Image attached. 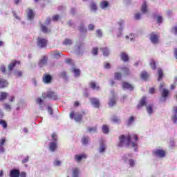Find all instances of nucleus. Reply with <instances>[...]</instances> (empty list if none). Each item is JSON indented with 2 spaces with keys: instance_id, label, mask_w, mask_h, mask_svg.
I'll use <instances>...</instances> for the list:
<instances>
[{
  "instance_id": "nucleus-57",
  "label": "nucleus",
  "mask_w": 177,
  "mask_h": 177,
  "mask_svg": "<svg viewBox=\"0 0 177 177\" xmlns=\"http://www.w3.org/2000/svg\"><path fill=\"white\" fill-rule=\"evenodd\" d=\"M104 68H106L107 70H109V68H111V65H110L109 63L105 62L104 64Z\"/></svg>"
},
{
  "instance_id": "nucleus-18",
  "label": "nucleus",
  "mask_w": 177,
  "mask_h": 177,
  "mask_svg": "<svg viewBox=\"0 0 177 177\" xmlns=\"http://www.w3.org/2000/svg\"><path fill=\"white\" fill-rule=\"evenodd\" d=\"M100 51L102 52L103 56H105L106 57L110 55V50L107 47L101 48Z\"/></svg>"
},
{
  "instance_id": "nucleus-43",
  "label": "nucleus",
  "mask_w": 177,
  "mask_h": 177,
  "mask_svg": "<svg viewBox=\"0 0 177 177\" xmlns=\"http://www.w3.org/2000/svg\"><path fill=\"white\" fill-rule=\"evenodd\" d=\"M41 31L45 33L50 32V29H48L45 26L41 25Z\"/></svg>"
},
{
  "instance_id": "nucleus-20",
  "label": "nucleus",
  "mask_w": 177,
  "mask_h": 177,
  "mask_svg": "<svg viewBox=\"0 0 177 177\" xmlns=\"http://www.w3.org/2000/svg\"><path fill=\"white\" fill-rule=\"evenodd\" d=\"M120 57L124 63H127V62H129V56H128V54L127 53H120Z\"/></svg>"
},
{
  "instance_id": "nucleus-3",
  "label": "nucleus",
  "mask_w": 177,
  "mask_h": 177,
  "mask_svg": "<svg viewBox=\"0 0 177 177\" xmlns=\"http://www.w3.org/2000/svg\"><path fill=\"white\" fill-rule=\"evenodd\" d=\"M75 49L76 52H78L79 53H84L85 50H86V47L85 46V43L78 41L75 44Z\"/></svg>"
},
{
  "instance_id": "nucleus-48",
  "label": "nucleus",
  "mask_w": 177,
  "mask_h": 177,
  "mask_svg": "<svg viewBox=\"0 0 177 177\" xmlns=\"http://www.w3.org/2000/svg\"><path fill=\"white\" fill-rule=\"evenodd\" d=\"M142 18V14L140 12H138L135 14L134 19L135 20H140Z\"/></svg>"
},
{
  "instance_id": "nucleus-36",
  "label": "nucleus",
  "mask_w": 177,
  "mask_h": 177,
  "mask_svg": "<svg viewBox=\"0 0 177 177\" xmlns=\"http://www.w3.org/2000/svg\"><path fill=\"white\" fill-rule=\"evenodd\" d=\"M51 56H53L54 59H59L60 57V53H59V51H53L51 53Z\"/></svg>"
},
{
  "instance_id": "nucleus-53",
  "label": "nucleus",
  "mask_w": 177,
  "mask_h": 177,
  "mask_svg": "<svg viewBox=\"0 0 177 177\" xmlns=\"http://www.w3.org/2000/svg\"><path fill=\"white\" fill-rule=\"evenodd\" d=\"M120 70H122V71H123L124 74H129V68H120Z\"/></svg>"
},
{
  "instance_id": "nucleus-39",
  "label": "nucleus",
  "mask_w": 177,
  "mask_h": 177,
  "mask_svg": "<svg viewBox=\"0 0 177 177\" xmlns=\"http://www.w3.org/2000/svg\"><path fill=\"white\" fill-rule=\"evenodd\" d=\"M87 131L90 133H95V132H96L97 131V129L96 128V127H88Z\"/></svg>"
},
{
  "instance_id": "nucleus-62",
  "label": "nucleus",
  "mask_w": 177,
  "mask_h": 177,
  "mask_svg": "<svg viewBox=\"0 0 177 177\" xmlns=\"http://www.w3.org/2000/svg\"><path fill=\"white\" fill-rule=\"evenodd\" d=\"M71 15H75L77 13V10L75 8H71L70 11Z\"/></svg>"
},
{
  "instance_id": "nucleus-64",
  "label": "nucleus",
  "mask_w": 177,
  "mask_h": 177,
  "mask_svg": "<svg viewBox=\"0 0 177 177\" xmlns=\"http://www.w3.org/2000/svg\"><path fill=\"white\" fill-rule=\"evenodd\" d=\"M4 109H6V110H10L11 109L10 105L8 104H4Z\"/></svg>"
},
{
  "instance_id": "nucleus-29",
  "label": "nucleus",
  "mask_w": 177,
  "mask_h": 177,
  "mask_svg": "<svg viewBox=\"0 0 177 177\" xmlns=\"http://www.w3.org/2000/svg\"><path fill=\"white\" fill-rule=\"evenodd\" d=\"M149 73H147V72L146 71H142L141 73V78L142 80H143L144 81H147V80L149 79Z\"/></svg>"
},
{
  "instance_id": "nucleus-45",
  "label": "nucleus",
  "mask_w": 177,
  "mask_h": 177,
  "mask_svg": "<svg viewBox=\"0 0 177 177\" xmlns=\"http://www.w3.org/2000/svg\"><path fill=\"white\" fill-rule=\"evenodd\" d=\"M122 77V75L121 74V73L119 72H116L115 73V80H121V77Z\"/></svg>"
},
{
  "instance_id": "nucleus-7",
  "label": "nucleus",
  "mask_w": 177,
  "mask_h": 177,
  "mask_svg": "<svg viewBox=\"0 0 177 177\" xmlns=\"http://www.w3.org/2000/svg\"><path fill=\"white\" fill-rule=\"evenodd\" d=\"M48 60H49V58L48 57V56L44 55L39 59L38 66H39V67H44L45 66H46V64H48Z\"/></svg>"
},
{
  "instance_id": "nucleus-12",
  "label": "nucleus",
  "mask_w": 177,
  "mask_h": 177,
  "mask_svg": "<svg viewBox=\"0 0 177 177\" xmlns=\"http://www.w3.org/2000/svg\"><path fill=\"white\" fill-rule=\"evenodd\" d=\"M171 121L174 124L177 123V106H174L171 114Z\"/></svg>"
},
{
  "instance_id": "nucleus-59",
  "label": "nucleus",
  "mask_w": 177,
  "mask_h": 177,
  "mask_svg": "<svg viewBox=\"0 0 177 177\" xmlns=\"http://www.w3.org/2000/svg\"><path fill=\"white\" fill-rule=\"evenodd\" d=\"M6 139L1 138L0 140V146H3L5 145V143H6Z\"/></svg>"
},
{
  "instance_id": "nucleus-40",
  "label": "nucleus",
  "mask_w": 177,
  "mask_h": 177,
  "mask_svg": "<svg viewBox=\"0 0 177 177\" xmlns=\"http://www.w3.org/2000/svg\"><path fill=\"white\" fill-rule=\"evenodd\" d=\"M133 121H135V117L131 116V117L129 118V120L127 121V125H128V127H129V125H132V124H133Z\"/></svg>"
},
{
  "instance_id": "nucleus-51",
  "label": "nucleus",
  "mask_w": 177,
  "mask_h": 177,
  "mask_svg": "<svg viewBox=\"0 0 177 177\" xmlns=\"http://www.w3.org/2000/svg\"><path fill=\"white\" fill-rule=\"evenodd\" d=\"M124 23H125V21H124V20H120L118 22V24L120 26L119 28V31H122V26H124Z\"/></svg>"
},
{
  "instance_id": "nucleus-6",
  "label": "nucleus",
  "mask_w": 177,
  "mask_h": 177,
  "mask_svg": "<svg viewBox=\"0 0 177 177\" xmlns=\"http://www.w3.org/2000/svg\"><path fill=\"white\" fill-rule=\"evenodd\" d=\"M42 97L45 99V97H48V99H52L53 100H57V95H56V93L53 91H48L46 93L42 94Z\"/></svg>"
},
{
  "instance_id": "nucleus-61",
  "label": "nucleus",
  "mask_w": 177,
  "mask_h": 177,
  "mask_svg": "<svg viewBox=\"0 0 177 177\" xmlns=\"http://www.w3.org/2000/svg\"><path fill=\"white\" fill-rule=\"evenodd\" d=\"M157 21L158 24L162 23V17L158 16L157 17Z\"/></svg>"
},
{
  "instance_id": "nucleus-42",
  "label": "nucleus",
  "mask_w": 177,
  "mask_h": 177,
  "mask_svg": "<svg viewBox=\"0 0 177 177\" xmlns=\"http://www.w3.org/2000/svg\"><path fill=\"white\" fill-rule=\"evenodd\" d=\"M64 45H72L73 44V40L70 39H66L64 42Z\"/></svg>"
},
{
  "instance_id": "nucleus-21",
  "label": "nucleus",
  "mask_w": 177,
  "mask_h": 177,
  "mask_svg": "<svg viewBox=\"0 0 177 177\" xmlns=\"http://www.w3.org/2000/svg\"><path fill=\"white\" fill-rule=\"evenodd\" d=\"M36 103L39 105V107H40L41 110H44V107H45V103H44V100H42V99L40 97L37 98L36 100Z\"/></svg>"
},
{
  "instance_id": "nucleus-15",
  "label": "nucleus",
  "mask_w": 177,
  "mask_h": 177,
  "mask_svg": "<svg viewBox=\"0 0 177 177\" xmlns=\"http://www.w3.org/2000/svg\"><path fill=\"white\" fill-rule=\"evenodd\" d=\"M20 176V170L19 169H12L10 171V177H19Z\"/></svg>"
},
{
  "instance_id": "nucleus-28",
  "label": "nucleus",
  "mask_w": 177,
  "mask_h": 177,
  "mask_svg": "<svg viewBox=\"0 0 177 177\" xmlns=\"http://www.w3.org/2000/svg\"><path fill=\"white\" fill-rule=\"evenodd\" d=\"M89 142V138L86 136H84L82 138V145H84V146H86V145H88V143Z\"/></svg>"
},
{
  "instance_id": "nucleus-34",
  "label": "nucleus",
  "mask_w": 177,
  "mask_h": 177,
  "mask_svg": "<svg viewBox=\"0 0 177 177\" xmlns=\"http://www.w3.org/2000/svg\"><path fill=\"white\" fill-rule=\"evenodd\" d=\"M158 81H161V80H162V77H164V74L162 73V69L158 68Z\"/></svg>"
},
{
  "instance_id": "nucleus-38",
  "label": "nucleus",
  "mask_w": 177,
  "mask_h": 177,
  "mask_svg": "<svg viewBox=\"0 0 177 177\" xmlns=\"http://www.w3.org/2000/svg\"><path fill=\"white\" fill-rule=\"evenodd\" d=\"M59 77H60V78H63L64 80H67V73L63 71L59 73Z\"/></svg>"
},
{
  "instance_id": "nucleus-19",
  "label": "nucleus",
  "mask_w": 177,
  "mask_h": 177,
  "mask_svg": "<svg viewBox=\"0 0 177 177\" xmlns=\"http://www.w3.org/2000/svg\"><path fill=\"white\" fill-rule=\"evenodd\" d=\"M50 151H56V149H57V143L55 142H50L49 144Z\"/></svg>"
},
{
  "instance_id": "nucleus-2",
  "label": "nucleus",
  "mask_w": 177,
  "mask_h": 177,
  "mask_svg": "<svg viewBox=\"0 0 177 177\" xmlns=\"http://www.w3.org/2000/svg\"><path fill=\"white\" fill-rule=\"evenodd\" d=\"M159 91L161 92V96L160 102H165L167 100V97L169 96V91L167 88H165V84L160 83L159 86Z\"/></svg>"
},
{
  "instance_id": "nucleus-13",
  "label": "nucleus",
  "mask_w": 177,
  "mask_h": 177,
  "mask_svg": "<svg viewBox=\"0 0 177 177\" xmlns=\"http://www.w3.org/2000/svg\"><path fill=\"white\" fill-rule=\"evenodd\" d=\"M106 149H107V145L104 141H101L100 142V147L98 149V151L100 154L106 152Z\"/></svg>"
},
{
  "instance_id": "nucleus-56",
  "label": "nucleus",
  "mask_w": 177,
  "mask_h": 177,
  "mask_svg": "<svg viewBox=\"0 0 177 177\" xmlns=\"http://www.w3.org/2000/svg\"><path fill=\"white\" fill-rule=\"evenodd\" d=\"M51 138L53 139V140H54V142H57V135L56 133H53L51 136Z\"/></svg>"
},
{
  "instance_id": "nucleus-32",
  "label": "nucleus",
  "mask_w": 177,
  "mask_h": 177,
  "mask_svg": "<svg viewBox=\"0 0 177 177\" xmlns=\"http://www.w3.org/2000/svg\"><path fill=\"white\" fill-rule=\"evenodd\" d=\"M141 12H142V13H147V12H149V10L147 9V3H146V2L142 3Z\"/></svg>"
},
{
  "instance_id": "nucleus-25",
  "label": "nucleus",
  "mask_w": 177,
  "mask_h": 177,
  "mask_svg": "<svg viewBox=\"0 0 177 177\" xmlns=\"http://www.w3.org/2000/svg\"><path fill=\"white\" fill-rule=\"evenodd\" d=\"M153 107H154V105L150 104L147 106V111L149 114V115H151L153 113H154V111L153 110Z\"/></svg>"
},
{
  "instance_id": "nucleus-11",
  "label": "nucleus",
  "mask_w": 177,
  "mask_h": 177,
  "mask_svg": "<svg viewBox=\"0 0 177 177\" xmlns=\"http://www.w3.org/2000/svg\"><path fill=\"white\" fill-rule=\"evenodd\" d=\"M90 102L91 104L95 107V109H99L100 106V102L99 101V99L95 98V97H91Z\"/></svg>"
},
{
  "instance_id": "nucleus-37",
  "label": "nucleus",
  "mask_w": 177,
  "mask_h": 177,
  "mask_svg": "<svg viewBox=\"0 0 177 177\" xmlns=\"http://www.w3.org/2000/svg\"><path fill=\"white\" fill-rule=\"evenodd\" d=\"M111 121L115 122V124H120L121 122V119L119 117L113 116L111 118Z\"/></svg>"
},
{
  "instance_id": "nucleus-23",
  "label": "nucleus",
  "mask_w": 177,
  "mask_h": 177,
  "mask_svg": "<svg viewBox=\"0 0 177 177\" xmlns=\"http://www.w3.org/2000/svg\"><path fill=\"white\" fill-rule=\"evenodd\" d=\"M20 66V62L19 61H12L11 64H9L8 66V70L11 71V70H13L14 67H16V66Z\"/></svg>"
},
{
  "instance_id": "nucleus-31",
  "label": "nucleus",
  "mask_w": 177,
  "mask_h": 177,
  "mask_svg": "<svg viewBox=\"0 0 177 177\" xmlns=\"http://www.w3.org/2000/svg\"><path fill=\"white\" fill-rule=\"evenodd\" d=\"M90 9L91 10H92L93 12H96V10H97V6L96 5V3L92 1L90 3Z\"/></svg>"
},
{
  "instance_id": "nucleus-63",
  "label": "nucleus",
  "mask_w": 177,
  "mask_h": 177,
  "mask_svg": "<svg viewBox=\"0 0 177 177\" xmlns=\"http://www.w3.org/2000/svg\"><path fill=\"white\" fill-rule=\"evenodd\" d=\"M171 32H173V34H175L176 35H177V26H175L172 28Z\"/></svg>"
},
{
  "instance_id": "nucleus-54",
  "label": "nucleus",
  "mask_w": 177,
  "mask_h": 177,
  "mask_svg": "<svg viewBox=\"0 0 177 177\" xmlns=\"http://www.w3.org/2000/svg\"><path fill=\"white\" fill-rule=\"evenodd\" d=\"M96 34L99 38H102V36L103 35V33L102 32V30L100 29L96 30Z\"/></svg>"
},
{
  "instance_id": "nucleus-8",
  "label": "nucleus",
  "mask_w": 177,
  "mask_h": 177,
  "mask_svg": "<svg viewBox=\"0 0 177 177\" xmlns=\"http://www.w3.org/2000/svg\"><path fill=\"white\" fill-rule=\"evenodd\" d=\"M74 115H75V121H76V122H80V121H81L82 120V115L80 114V113H74V111H72L70 113L69 117L70 118L73 119L74 118Z\"/></svg>"
},
{
  "instance_id": "nucleus-14",
  "label": "nucleus",
  "mask_w": 177,
  "mask_h": 177,
  "mask_svg": "<svg viewBox=\"0 0 177 177\" xmlns=\"http://www.w3.org/2000/svg\"><path fill=\"white\" fill-rule=\"evenodd\" d=\"M154 154L156 156V157H159L160 158H163V157H165V151L161 149H156L154 151Z\"/></svg>"
},
{
  "instance_id": "nucleus-55",
  "label": "nucleus",
  "mask_w": 177,
  "mask_h": 177,
  "mask_svg": "<svg viewBox=\"0 0 177 177\" xmlns=\"http://www.w3.org/2000/svg\"><path fill=\"white\" fill-rule=\"evenodd\" d=\"M61 165H62V161L57 160L54 161V165L55 167H60Z\"/></svg>"
},
{
  "instance_id": "nucleus-47",
  "label": "nucleus",
  "mask_w": 177,
  "mask_h": 177,
  "mask_svg": "<svg viewBox=\"0 0 177 177\" xmlns=\"http://www.w3.org/2000/svg\"><path fill=\"white\" fill-rule=\"evenodd\" d=\"M6 97H8V93H1L0 100H4V99H6Z\"/></svg>"
},
{
  "instance_id": "nucleus-17",
  "label": "nucleus",
  "mask_w": 177,
  "mask_h": 177,
  "mask_svg": "<svg viewBox=\"0 0 177 177\" xmlns=\"http://www.w3.org/2000/svg\"><path fill=\"white\" fill-rule=\"evenodd\" d=\"M26 15H27V17H28V20H32V19H34V11H32V10L31 9H28L26 10Z\"/></svg>"
},
{
  "instance_id": "nucleus-24",
  "label": "nucleus",
  "mask_w": 177,
  "mask_h": 177,
  "mask_svg": "<svg viewBox=\"0 0 177 177\" xmlns=\"http://www.w3.org/2000/svg\"><path fill=\"white\" fill-rule=\"evenodd\" d=\"M109 5H110V3H109V1H102L100 3V6L101 9H104V10L107 9V8H109Z\"/></svg>"
},
{
  "instance_id": "nucleus-41",
  "label": "nucleus",
  "mask_w": 177,
  "mask_h": 177,
  "mask_svg": "<svg viewBox=\"0 0 177 177\" xmlns=\"http://www.w3.org/2000/svg\"><path fill=\"white\" fill-rule=\"evenodd\" d=\"M149 64L152 70H156V61H154V59H151Z\"/></svg>"
},
{
  "instance_id": "nucleus-35",
  "label": "nucleus",
  "mask_w": 177,
  "mask_h": 177,
  "mask_svg": "<svg viewBox=\"0 0 177 177\" xmlns=\"http://www.w3.org/2000/svg\"><path fill=\"white\" fill-rule=\"evenodd\" d=\"M90 86L92 88V89L95 90V91H100V87L97 85H96V83L95 82H91L90 83Z\"/></svg>"
},
{
  "instance_id": "nucleus-60",
  "label": "nucleus",
  "mask_w": 177,
  "mask_h": 177,
  "mask_svg": "<svg viewBox=\"0 0 177 177\" xmlns=\"http://www.w3.org/2000/svg\"><path fill=\"white\" fill-rule=\"evenodd\" d=\"M48 113L50 114V115H53V109L50 106H48Z\"/></svg>"
},
{
  "instance_id": "nucleus-52",
  "label": "nucleus",
  "mask_w": 177,
  "mask_h": 177,
  "mask_svg": "<svg viewBox=\"0 0 177 177\" xmlns=\"http://www.w3.org/2000/svg\"><path fill=\"white\" fill-rule=\"evenodd\" d=\"M0 125H2L3 128H7L8 124L5 122V120H0Z\"/></svg>"
},
{
  "instance_id": "nucleus-9",
  "label": "nucleus",
  "mask_w": 177,
  "mask_h": 177,
  "mask_svg": "<svg viewBox=\"0 0 177 177\" xmlns=\"http://www.w3.org/2000/svg\"><path fill=\"white\" fill-rule=\"evenodd\" d=\"M111 94L112 97L109 100V105L110 107H113V106H115V103H117V97L114 95V91H111Z\"/></svg>"
},
{
  "instance_id": "nucleus-1",
  "label": "nucleus",
  "mask_w": 177,
  "mask_h": 177,
  "mask_svg": "<svg viewBox=\"0 0 177 177\" xmlns=\"http://www.w3.org/2000/svg\"><path fill=\"white\" fill-rule=\"evenodd\" d=\"M135 142H138L139 138L136 134L133 136L129 135L125 136V135H122L119 136V142L118 144V147H133L134 151H136V148L138 147V144Z\"/></svg>"
},
{
  "instance_id": "nucleus-33",
  "label": "nucleus",
  "mask_w": 177,
  "mask_h": 177,
  "mask_svg": "<svg viewBox=\"0 0 177 177\" xmlns=\"http://www.w3.org/2000/svg\"><path fill=\"white\" fill-rule=\"evenodd\" d=\"M8 86V82L3 79H0V88H5Z\"/></svg>"
},
{
  "instance_id": "nucleus-30",
  "label": "nucleus",
  "mask_w": 177,
  "mask_h": 177,
  "mask_svg": "<svg viewBox=\"0 0 177 177\" xmlns=\"http://www.w3.org/2000/svg\"><path fill=\"white\" fill-rule=\"evenodd\" d=\"M146 104V97H143L139 104L138 105V109H142V107H143V106H145Z\"/></svg>"
},
{
  "instance_id": "nucleus-27",
  "label": "nucleus",
  "mask_w": 177,
  "mask_h": 177,
  "mask_svg": "<svg viewBox=\"0 0 177 177\" xmlns=\"http://www.w3.org/2000/svg\"><path fill=\"white\" fill-rule=\"evenodd\" d=\"M72 73H73L75 77H80V74L81 73V71H80V69L75 68V67H73L71 69Z\"/></svg>"
},
{
  "instance_id": "nucleus-16",
  "label": "nucleus",
  "mask_w": 177,
  "mask_h": 177,
  "mask_svg": "<svg viewBox=\"0 0 177 177\" xmlns=\"http://www.w3.org/2000/svg\"><path fill=\"white\" fill-rule=\"evenodd\" d=\"M122 86L123 89H128V91H132L133 89V86H132V84L125 82L122 84Z\"/></svg>"
},
{
  "instance_id": "nucleus-58",
  "label": "nucleus",
  "mask_w": 177,
  "mask_h": 177,
  "mask_svg": "<svg viewBox=\"0 0 177 177\" xmlns=\"http://www.w3.org/2000/svg\"><path fill=\"white\" fill-rule=\"evenodd\" d=\"M88 30H90V31H93L95 30V25L89 24L88 26Z\"/></svg>"
},
{
  "instance_id": "nucleus-50",
  "label": "nucleus",
  "mask_w": 177,
  "mask_h": 177,
  "mask_svg": "<svg viewBox=\"0 0 177 177\" xmlns=\"http://www.w3.org/2000/svg\"><path fill=\"white\" fill-rule=\"evenodd\" d=\"M79 30L80 32H86V28H85L83 24L80 26Z\"/></svg>"
},
{
  "instance_id": "nucleus-44",
  "label": "nucleus",
  "mask_w": 177,
  "mask_h": 177,
  "mask_svg": "<svg viewBox=\"0 0 177 177\" xmlns=\"http://www.w3.org/2000/svg\"><path fill=\"white\" fill-rule=\"evenodd\" d=\"M91 53L92 55H93V56H97V53H99V48H93L91 51Z\"/></svg>"
},
{
  "instance_id": "nucleus-22",
  "label": "nucleus",
  "mask_w": 177,
  "mask_h": 177,
  "mask_svg": "<svg viewBox=\"0 0 177 177\" xmlns=\"http://www.w3.org/2000/svg\"><path fill=\"white\" fill-rule=\"evenodd\" d=\"M52 81V76L50 75H45L43 77V82L44 84H50Z\"/></svg>"
},
{
  "instance_id": "nucleus-49",
  "label": "nucleus",
  "mask_w": 177,
  "mask_h": 177,
  "mask_svg": "<svg viewBox=\"0 0 177 177\" xmlns=\"http://www.w3.org/2000/svg\"><path fill=\"white\" fill-rule=\"evenodd\" d=\"M176 82H177V77H174V82L173 84L171 85V89L174 90L176 87Z\"/></svg>"
},
{
  "instance_id": "nucleus-26",
  "label": "nucleus",
  "mask_w": 177,
  "mask_h": 177,
  "mask_svg": "<svg viewBox=\"0 0 177 177\" xmlns=\"http://www.w3.org/2000/svg\"><path fill=\"white\" fill-rule=\"evenodd\" d=\"M80 176V169L75 167L72 170V177H79Z\"/></svg>"
},
{
  "instance_id": "nucleus-10",
  "label": "nucleus",
  "mask_w": 177,
  "mask_h": 177,
  "mask_svg": "<svg viewBox=\"0 0 177 177\" xmlns=\"http://www.w3.org/2000/svg\"><path fill=\"white\" fill-rule=\"evenodd\" d=\"M88 156L85 153H81V154H76L75 155V160H76L77 162H81L82 160H86Z\"/></svg>"
},
{
  "instance_id": "nucleus-46",
  "label": "nucleus",
  "mask_w": 177,
  "mask_h": 177,
  "mask_svg": "<svg viewBox=\"0 0 177 177\" xmlns=\"http://www.w3.org/2000/svg\"><path fill=\"white\" fill-rule=\"evenodd\" d=\"M109 131V126L103 125L102 126V132L103 133H107Z\"/></svg>"
},
{
  "instance_id": "nucleus-4",
  "label": "nucleus",
  "mask_w": 177,
  "mask_h": 177,
  "mask_svg": "<svg viewBox=\"0 0 177 177\" xmlns=\"http://www.w3.org/2000/svg\"><path fill=\"white\" fill-rule=\"evenodd\" d=\"M151 44H153V45H157L158 44H160V34H156V32H152L150 35L149 38Z\"/></svg>"
},
{
  "instance_id": "nucleus-5",
  "label": "nucleus",
  "mask_w": 177,
  "mask_h": 177,
  "mask_svg": "<svg viewBox=\"0 0 177 177\" xmlns=\"http://www.w3.org/2000/svg\"><path fill=\"white\" fill-rule=\"evenodd\" d=\"M46 45H48V39L46 38L38 37L37 39V46L41 49H44V48H46Z\"/></svg>"
}]
</instances>
